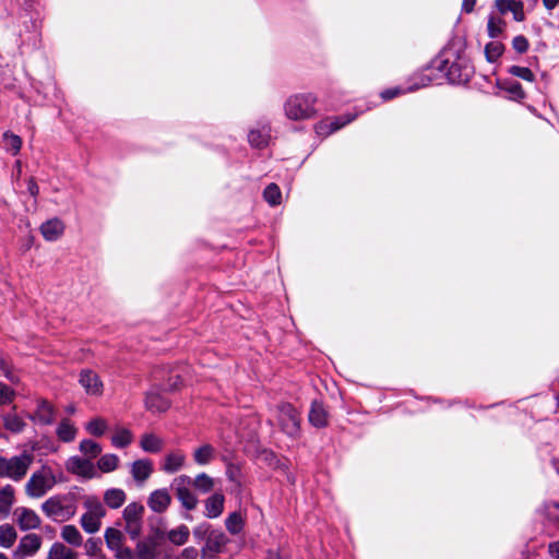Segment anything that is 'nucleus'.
<instances>
[{"label":"nucleus","mask_w":559,"mask_h":559,"mask_svg":"<svg viewBox=\"0 0 559 559\" xmlns=\"http://www.w3.org/2000/svg\"><path fill=\"white\" fill-rule=\"evenodd\" d=\"M474 74V68L471 61L465 57L457 55L454 59L442 53L432 63L418 74V82L412 86L411 91L426 87L431 83H439V80L445 76L451 83H467Z\"/></svg>","instance_id":"obj_1"},{"label":"nucleus","mask_w":559,"mask_h":559,"mask_svg":"<svg viewBox=\"0 0 559 559\" xmlns=\"http://www.w3.org/2000/svg\"><path fill=\"white\" fill-rule=\"evenodd\" d=\"M318 98L313 93L293 94L283 105L284 115L292 121H304L317 116Z\"/></svg>","instance_id":"obj_2"},{"label":"nucleus","mask_w":559,"mask_h":559,"mask_svg":"<svg viewBox=\"0 0 559 559\" xmlns=\"http://www.w3.org/2000/svg\"><path fill=\"white\" fill-rule=\"evenodd\" d=\"M41 511L51 521L62 523L74 516L76 506L72 497L56 495L43 502Z\"/></svg>","instance_id":"obj_3"},{"label":"nucleus","mask_w":559,"mask_h":559,"mask_svg":"<svg viewBox=\"0 0 559 559\" xmlns=\"http://www.w3.org/2000/svg\"><path fill=\"white\" fill-rule=\"evenodd\" d=\"M34 462L33 453L24 451L11 457L0 456V477L22 480Z\"/></svg>","instance_id":"obj_4"},{"label":"nucleus","mask_w":559,"mask_h":559,"mask_svg":"<svg viewBox=\"0 0 559 559\" xmlns=\"http://www.w3.org/2000/svg\"><path fill=\"white\" fill-rule=\"evenodd\" d=\"M84 513L80 524L87 534H95L100 530L102 520L106 515V509L97 496H86L83 500Z\"/></svg>","instance_id":"obj_5"},{"label":"nucleus","mask_w":559,"mask_h":559,"mask_svg":"<svg viewBox=\"0 0 559 559\" xmlns=\"http://www.w3.org/2000/svg\"><path fill=\"white\" fill-rule=\"evenodd\" d=\"M57 484V478L48 465H43L35 471L25 484V492L29 498L38 499L44 497Z\"/></svg>","instance_id":"obj_6"},{"label":"nucleus","mask_w":559,"mask_h":559,"mask_svg":"<svg viewBox=\"0 0 559 559\" xmlns=\"http://www.w3.org/2000/svg\"><path fill=\"white\" fill-rule=\"evenodd\" d=\"M277 420L281 429L289 437L298 436L300 431V417L295 407L288 403L277 406Z\"/></svg>","instance_id":"obj_7"},{"label":"nucleus","mask_w":559,"mask_h":559,"mask_svg":"<svg viewBox=\"0 0 559 559\" xmlns=\"http://www.w3.org/2000/svg\"><path fill=\"white\" fill-rule=\"evenodd\" d=\"M189 485H191V478L187 475H180L173 481L176 496L181 502L182 507L187 510H193L198 504V498L189 489Z\"/></svg>","instance_id":"obj_8"},{"label":"nucleus","mask_w":559,"mask_h":559,"mask_svg":"<svg viewBox=\"0 0 559 559\" xmlns=\"http://www.w3.org/2000/svg\"><path fill=\"white\" fill-rule=\"evenodd\" d=\"M357 114H345L322 119L314 126L318 135L328 136L355 120Z\"/></svg>","instance_id":"obj_9"},{"label":"nucleus","mask_w":559,"mask_h":559,"mask_svg":"<svg viewBox=\"0 0 559 559\" xmlns=\"http://www.w3.org/2000/svg\"><path fill=\"white\" fill-rule=\"evenodd\" d=\"M66 468L69 473L86 479L96 476V468L92 460L78 455L70 456L66 461Z\"/></svg>","instance_id":"obj_10"},{"label":"nucleus","mask_w":559,"mask_h":559,"mask_svg":"<svg viewBox=\"0 0 559 559\" xmlns=\"http://www.w3.org/2000/svg\"><path fill=\"white\" fill-rule=\"evenodd\" d=\"M28 418L36 425H52L56 420V408L49 401L39 399L36 401V407Z\"/></svg>","instance_id":"obj_11"},{"label":"nucleus","mask_w":559,"mask_h":559,"mask_svg":"<svg viewBox=\"0 0 559 559\" xmlns=\"http://www.w3.org/2000/svg\"><path fill=\"white\" fill-rule=\"evenodd\" d=\"M13 518L21 531L35 530L41 524L39 515L26 507L16 508L13 512Z\"/></svg>","instance_id":"obj_12"},{"label":"nucleus","mask_w":559,"mask_h":559,"mask_svg":"<svg viewBox=\"0 0 559 559\" xmlns=\"http://www.w3.org/2000/svg\"><path fill=\"white\" fill-rule=\"evenodd\" d=\"M79 382L85 390L86 394L95 396L103 394L104 384L95 371L91 369H83L80 372Z\"/></svg>","instance_id":"obj_13"},{"label":"nucleus","mask_w":559,"mask_h":559,"mask_svg":"<svg viewBox=\"0 0 559 559\" xmlns=\"http://www.w3.org/2000/svg\"><path fill=\"white\" fill-rule=\"evenodd\" d=\"M40 546V536L37 534H27L21 538L14 555L21 557H31L39 550Z\"/></svg>","instance_id":"obj_14"},{"label":"nucleus","mask_w":559,"mask_h":559,"mask_svg":"<svg viewBox=\"0 0 559 559\" xmlns=\"http://www.w3.org/2000/svg\"><path fill=\"white\" fill-rule=\"evenodd\" d=\"M495 5L500 14L511 12L516 22H522L525 19L524 4L519 0H495Z\"/></svg>","instance_id":"obj_15"},{"label":"nucleus","mask_w":559,"mask_h":559,"mask_svg":"<svg viewBox=\"0 0 559 559\" xmlns=\"http://www.w3.org/2000/svg\"><path fill=\"white\" fill-rule=\"evenodd\" d=\"M171 502V497L167 489H157L151 492L147 499V506L153 512L162 513L167 510Z\"/></svg>","instance_id":"obj_16"},{"label":"nucleus","mask_w":559,"mask_h":559,"mask_svg":"<svg viewBox=\"0 0 559 559\" xmlns=\"http://www.w3.org/2000/svg\"><path fill=\"white\" fill-rule=\"evenodd\" d=\"M138 559H156L158 556V543L155 537H147L138 542L135 546Z\"/></svg>","instance_id":"obj_17"},{"label":"nucleus","mask_w":559,"mask_h":559,"mask_svg":"<svg viewBox=\"0 0 559 559\" xmlns=\"http://www.w3.org/2000/svg\"><path fill=\"white\" fill-rule=\"evenodd\" d=\"M130 473L136 483L143 484L153 473V463L148 459L136 460L131 464Z\"/></svg>","instance_id":"obj_18"},{"label":"nucleus","mask_w":559,"mask_h":559,"mask_svg":"<svg viewBox=\"0 0 559 559\" xmlns=\"http://www.w3.org/2000/svg\"><path fill=\"white\" fill-rule=\"evenodd\" d=\"M225 497L221 492H215L204 501V515L209 519L218 518L224 511Z\"/></svg>","instance_id":"obj_19"},{"label":"nucleus","mask_w":559,"mask_h":559,"mask_svg":"<svg viewBox=\"0 0 559 559\" xmlns=\"http://www.w3.org/2000/svg\"><path fill=\"white\" fill-rule=\"evenodd\" d=\"M64 231V224L59 218H52L40 226V233L47 241H56Z\"/></svg>","instance_id":"obj_20"},{"label":"nucleus","mask_w":559,"mask_h":559,"mask_svg":"<svg viewBox=\"0 0 559 559\" xmlns=\"http://www.w3.org/2000/svg\"><path fill=\"white\" fill-rule=\"evenodd\" d=\"M186 462V455L181 451L169 452L160 465L162 471L174 474L180 471Z\"/></svg>","instance_id":"obj_21"},{"label":"nucleus","mask_w":559,"mask_h":559,"mask_svg":"<svg viewBox=\"0 0 559 559\" xmlns=\"http://www.w3.org/2000/svg\"><path fill=\"white\" fill-rule=\"evenodd\" d=\"M308 418L309 423L317 428L325 427L329 421V415L324 405L318 401L312 402Z\"/></svg>","instance_id":"obj_22"},{"label":"nucleus","mask_w":559,"mask_h":559,"mask_svg":"<svg viewBox=\"0 0 559 559\" xmlns=\"http://www.w3.org/2000/svg\"><path fill=\"white\" fill-rule=\"evenodd\" d=\"M1 420L4 429L11 433H21L26 427V421L15 412H9L1 415Z\"/></svg>","instance_id":"obj_23"},{"label":"nucleus","mask_w":559,"mask_h":559,"mask_svg":"<svg viewBox=\"0 0 559 559\" xmlns=\"http://www.w3.org/2000/svg\"><path fill=\"white\" fill-rule=\"evenodd\" d=\"M15 502V490L11 485L0 489V518H7Z\"/></svg>","instance_id":"obj_24"},{"label":"nucleus","mask_w":559,"mask_h":559,"mask_svg":"<svg viewBox=\"0 0 559 559\" xmlns=\"http://www.w3.org/2000/svg\"><path fill=\"white\" fill-rule=\"evenodd\" d=\"M78 433V428L69 418H62L57 426L56 435L62 442H72Z\"/></svg>","instance_id":"obj_25"},{"label":"nucleus","mask_w":559,"mask_h":559,"mask_svg":"<svg viewBox=\"0 0 559 559\" xmlns=\"http://www.w3.org/2000/svg\"><path fill=\"white\" fill-rule=\"evenodd\" d=\"M248 141L252 147H265L270 141V127L263 126L261 129H251L248 133Z\"/></svg>","instance_id":"obj_26"},{"label":"nucleus","mask_w":559,"mask_h":559,"mask_svg":"<svg viewBox=\"0 0 559 559\" xmlns=\"http://www.w3.org/2000/svg\"><path fill=\"white\" fill-rule=\"evenodd\" d=\"M104 503L110 509H119L127 500V493L120 488H109L104 492Z\"/></svg>","instance_id":"obj_27"},{"label":"nucleus","mask_w":559,"mask_h":559,"mask_svg":"<svg viewBox=\"0 0 559 559\" xmlns=\"http://www.w3.org/2000/svg\"><path fill=\"white\" fill-rule=\"evenodd\" d=\"M140 447L144 452L157 453L164 447V440L154 433H145L141 437Z\"/></svg>","instance_id":"obj_28"},{"label":"nucleus","mask_w":559,"mask_h":559,"mask_svg":"<svg viewBox=\"0 0 559 559\" xmlns=\"http://www.w3.org/2000/svg\"><path fill=\"white\" fill-rule=\"evenodd\" d=\"M17 539L16 530L12 524L4 523L0 525V547L4 549L11 548Z\"/></svg>","instance_id":"obj_29"},{"label":"nucleus","mask_w":559,"mask_h":559,"mask_svg":"<svg viewBox=\"0 0 559 559\" xmlns=\"http://www.w3.org/2000/svg\"><path fill=\"white\" fill-rule=\"evenodd\" d=\"M227 542L228 538L222 531H212L207 536L205 546L210 551L219 552Z\"/></svg>","instance_id":"obj_30"},{"label":"nucleus","mask_w":559,"mask_h":559,"mask_svg":"<svg viewBox=\"0 0 559 559\" xmlns=\"http://www.w3.org/2000/svg\"><path fill=\"white\" fill-rule=\"evenodd\" d=\"M104 538L107 547L112 551L119 550L123 547V534L118 528L108 527L105 531Z\"/></svg>","instance_id":"obj_31"},{"label":"nucleus","mask_w":559,"mask_h":559,"mask_svg":"<svg viewBox=\"0 0 559 559\" xmlns=\"http://www.w3.org/2000/svg\"><path fill=\"white\" fill-rule=\"evenodd\" d=\"M215 456V449L205 443L193 451V460L198 465H207Z\"/></svg>","instance_id":"obj_32"},{"label":"nucleus","mask_w":559,"mask_h":559,"mask_svg":"<svg viewBox=\"0 0 559 559\" xmlns=\"http://www.w3.org/2000/svg\"><path fill=\"white\" fill-rule=\"evenodd\" d=\"M61 538L74 547H79L83 543V537L74 525H64L61 530Z\"/></svg>","instance_id":"obj_33"},{"label":"nucleus","mask_w":559,"mask_h":559,"mask_svg":"<svg viewBox=\"0 0 559 559\" xmlns=\"http://www.w3.org/2000/svg\"><path fill=\"white\" fill-rule=\"evenodd\" d=\"M146 408L152 412H165L169 407V402L157 393H147L145 397Z\"/></svg>","instance_id":"obj_34"},{"label":"nucleus","mask_w":559,"mask_h":559,"mask_svg":"<svg viewBox=\"0 0 559 559\" xmlns=\"http://www.w3.org/2000/svg\"><path fill=\"white\" fill-rule=\"evenodd\" d=\"M119 457L116 454L108 453L102 455L97 461V467L103 473H111L119 466Z\"/></svg>","instance_id":"obj_35"},{"label":"nucleus","mask_w":559,"mask_h":559,"mask_svg":"<svg viewBox=\"0 0 559 559\" xmlns=\"http://www.w3.org/2000/svg\"><path fill=\"white\" fill-rule=\"evenodd\" d=\"M144 507L139 502L129 503L122 512L124 522L142 521Z\"/></svg>","instance_id":"obj_36"},{"label":"nucleus","mask_w":559,"mask_h":559,"mask_svg":"<svg viewBox=\"0 0 559 559\" xmlns=\"http://www.w3.org/2000/svg\"><path fill=\"white\" fill-rule=\"evenodd\" d=\"M225 525H226V528L227 531L233 534V535H237L239 534L242 528H243V525H245V519L243 516L241 515L240 512H233L230 513L226 521H225Z\"/></svg>","instance_id":"obj_37"},{"label":"nucleus","mask_w":559,"mask_h":559,"mask_svg":"<svg viewBox=\"0 0 559 559\" xmlns=\"http://www.w3.org/2000/svg\"><path fill=\"white\" fill-rule=\"evenodd\" d=\"M133 440V435L129 429L119 428L111 437V443L116 448H126Z\"/></svg>","instance_id":"obj_38"},{"label":"nucleus","mask_w":559,"mask_h":559,"mask_svg":"<svg viewBox=\"0 0 559 559\" xmlns=\"http://www.w3.org/2000/svg\"><path fill=\"white\" fill-rule=\"evenodd\" d=\"M543 513L549 524L559 528V502H546L543 507Z\"/></svg>","instance_id":"obj_39"},{"label":"nucleus","mask_w":559,"mask_h":559,"mask_svg":"<svg viewBox=\"0 0 559 559\" xmlns=\"http://www.w3.org/2000/svg\"><path fill=\"white\" fill-rule=\"evenodd\" d=\"M191 484L202 493L210 492L215 485L214 479L205 473L197 475L193 480L191 479Z\"/></svg>","instance_id":"obj_40"},{"label":"nucleus","mask_w":559,"mask_h":559,"mask_svg":"<svg viewBox=\"0 0 559 559\" xmlns=\"http://www.w3.org/2000/svg\"><path fill=\"white\" fill-rule=\"evenodd\" d=\"M79 449L90 460L97 457L102 452L100 444L91 439L82 440L80 442Z\"/></svg>","instance_id":"obj_41"},{"label":"nucleus","mask_w":559,"mask_h":559,"mask_svg":"<svg viewBox=\"0 0 559 559\" xmlns=\"http://www.w3.org/2000/svg\"><path fill=\"white\" fill-rule=\"evenodd\" d=\"M506 22L497 14H490L487 24L488 35L491 38L498 37L504 29Z\"/></svg>","instance_id":"obj_42"},{"label":"nucleus","mask_w":559,"mask_h":559,"mask_svg":"<svg viewBox=\"0 0 559 559\" xmlns=\"http://www.w3.org/2000/svg\"><path fill=\"white\" fill-rule=\"evenodd\" d=\"M501 88L508 94L510 99L520 100L525 97L522 85L516 81H507Z\"/></svg>","instance_id":"obj_43"},{"label":"nucleus","mask_w":559,"mask_h":559,"mask_svg":"<svg viewBox=\"0 0 559 559\" xmlns=\"http://www.w3.org/2000/svg\"><path fill=\"white\" fill-rule=\"evenodd\" d=\"M189 535V528L186 525H180L168 533V538L173 544L180 546L187 543Z\"/></svg>","instance_id":"obj_44"},{"label":"nucleus","mask_w":559,"mask_h":559,"mask_svg":"<svg viewBox=\"0 0 559 559\" xmlns=\"http://www.w3.org/2000/svg\"><path fill=\"white\" fill-rule=\"evenodd\" d=\"M3 140L8 152H11L13 155H16L20 152L22 147V139L19 135L10 131H5L3 133Z\"/></svg>","instance_id":"obj_45"},{"label":"nucleus","mask_w":559,"mask_h":559,"mask_svg":"<svg viewBox=\"0 0 559 559\" xmlns=\"http://www.w3.org/2000/svg\"><path fill=\"white\" fill-rule=\"evenodd\" d=\"M263 197L265 201L272 206L278 205L282 201L281 190L275 183H270L264 189Z\"/></svg>","instance_id":"obj_46"},{"label":"nucleus","mask_w":559,"mask_h":559,"mask_svg":"<svg viewBox=\"0 0 559 559\" xmlns=\"http://www.w3.org/2000/svg\"><path fill=\"white\" fill-rule=\"evenodd\" d=\"M85 429L88 433L100 437L107 430V423L102 418H94L85 425Z\"/></svg>","instance_id":"obj_47"},{"label":"nucleus","mask_w":559,"mask_h":559,"mask_svg":"<svg viewBox=\"0 0 559 559\" xmlns=\"http://www.w3.org/2000/svg\"><path fill=\"white\" fill-rule=\"evenodd\" d=\"M503 52L502 44L498 41H491L485 47V55L489 62H495Z\"/></svg>","instance_id":"obj_48"},{"label":"nucleus","mask_w":559,"mask_h":559,"mask_svg":"<svg viewBox=\"0 0 559 559\" xmlns=\"http://www.w3.org/2000/svg\"><path fill=\"white\" fill-rule=\"evenodd\" d=\"M509 72L516 76V78H520L522 80H525L527 82H533L534 79H535V75L534 73L532 72L531 69L526 68V67H520V66H512L509 70Z\"/></svg>","instance_id":"obj_49"},{"label":"nucleus","mask_w":559,"mask_h":559,"mask_svg":"<svg viewBox=\"0 0 559 559\" xmlns=\"http://www.w3.org/2000/svg\"><path fill=\"white\" fill-rule=\"evenodd\" d=\"M15 399V392L9 385L0 382V406L11 404Z\"/></svg>","instance_id":"obj_50"},{"label":"nucleus","mask_w":559,"mask_h":559,"mask_svg":"<svg viewBox=\"0 0 559 559\" xmlns=\"http://www.w3.org/2000/svg\"><path fill=\"white\" fill-rule=\"evenodd\" d=\"M124 530L131 539H136L142 531V521L124 522Z\"/></svg>","instance_id":"obj_51"},{"label":"nucleus","mask_w":559,"mask_h":559,"mask_svg":"<svg viewBox=\"0 0 559 559\" xmlns=\"http://www.w3.org/2000/svg\"><path fill=\"white\" fill-rule=\"evenodd\" d=\"M415 82L413 83V86L415 85L416 82H418V75L414 79ZM412 87V85L405 91V90H402L401 87H392V88H388V90H384L382 93H381V97L382 99L384 100H389V99H392L394 98L395 96L397 95H401V94H404L406 92H412L409 88Z\"/></svg>","instance_id":"obj_52"},{"label":"nucleus","mask_w":559,"mask_h":559,"mask_svg":"<svg viewBox=\"0 0 559 559\" xmlns=\"http://www.w3.org/2000/svg\"><path fill=\"white\" fill-rule=\"evenodd\" d=\"M67 548L62 544L56 543L50 548L47 559H67Z\"/></svg>","instance_id":"obj_53"},{"label":"nucleus","mask_w":559,"mask_h":559,"mask_svg":"<svg viewBox=\"0 0 559 559\" xmlns=\"http://www.w3.org/2000/svg\"><path fill=\"white\" fill-rule=\"evenodd\" d=\"M512 46L519 53H523L528 49V41L523 35L513 38Z\"/></svg>","instance_id":"obj_54"},{"label":"nucleus","mask_w":559,"mask_h":559,"mask_svg":"<svg viewBox=\"0 0 559 559\" xmlns=\"http://www.w3.org/2000/svg\"><path fill=\"white\" fill-rule=\"evenodd\" d=\"M116 559H135L136 555L132 549L128 547H122L119 550L114 551Z\"/></svg>","instance_id":"obj_55"},{"label":"nucleus","mask_w":559,"mask_h":559,"mask_svg":"<svg viewBox=\"0 0 559 559\" xmlns=\"http://www.w3.org/2000/svg\"><path fill=\"white\" fill-rule=\"evenodd\" d=\"M198 550L193 547H188L182 550L181 559H197Z\"/></svg>","instance_id":"obj_56"},{"label":"nucleus","mask_w":559,"mask_h":559,"mask_svg":"<svg viewBox=\"0 0 559 559\" xmlns=\"http://www.w3.org/2000/svg\"><path fill=\"white\" fill-rule=\"evenodd\" d=\"M27 191L31 195L36 197L39 193V187L34 179H29L27 183Z\"/></svg>","instance_id":"obj_57"},{"label":"nucleus","mask_w":559,"mask_h":559,"mask_svg":"<svg viewBox=\"0 0 559 559\" xmlns=\"http://www.w3.org/2000/svg\"><path fill=\"white\" fill-rule=\"evenodd\" d=\"M549 554L556 558V559H559V540L558 542H555V543H551L549 544Z\"/></svg>","instance_id":"obj_58"},{"label":"nucleus","mask_w":559,"mask_h":559,"mask_svg":"<svg viewBox=\"0 0 559 559\" xmlns=\"http://www.w3.org/2000/svg\"><path fill=\"white\" fill-rule=\"evenodd\" d=\"M476 0H463L462 8L465 12L469 13L475 7Z\"/></svg>","instance_id":"obj_59"},{"label":"nucleus","mask_w":559,"mask_h":559,"mask_svg":"<svg viewBox=\"0 0 559 559\" xmlns=\"http://www.w3.org/2000/svg\"><path fill=\"white\" fill-rule=\"evenodd\" d=\"M4 377L12 383H17L19 382V378L13 373L11 372L10 370H5L4 372Z\"/></svg>","instance_id":"obj_60"},{"label":"nucleus","mask_w":559,"mask_h":559,"mask_svg":"<svg viewBox=\"0 0 559 559\" xmlns=\"http://www.w3.org/2000/svg\"><path fill=\"white\" fill-rule=\"evenodd\" d=\"M543 2L548 10H551L559 3V0H543Z\"/></svg>","instance_id":"obj_61"},{"label":"nucleus","mask_w":559,"mask_h":559,"mask_svg":"<svg viewBox=\"0 0 559 559\" xmlns=\"http://www.w3.org/2000/svg\"><path fill=\"white\" fill-rule=\"evenodd\" d=\"M269 559H287V557L283 554H280L277 551H270Z\"/></svg>","instance_id":"obj_62"},{"label":"nucleus","mask_w":559,"mask_h":559,"mask_svg":"<svg viewBox=\"0 0 559 559\" xmlns=\"http://www.w3.org/2000/svg\"><path fill=\"white\" fill-rule=\"evenodd\" d=\"M179 380H180V378H179V377H177V380H176L174 383L169 384V390H171V391H173V390H177V389H178V382H179Z\"/></svg>","instance_id":"obj_63"},{"label":"nucleus","mask_w":559,"mask_h":559,"mask_svg":"<svg viewBox=\"0 0 559 559\" xmlns=\"http://www.w3.org/2000/svg\"><path fill=\"white\" fill-rule=\"evenodd\" d=\"M0 368L3 370V372H5V370H9L7 368L5 361L2 358H0Z\"/></svg>","instance_id":"obj_64"}]
</instances>
